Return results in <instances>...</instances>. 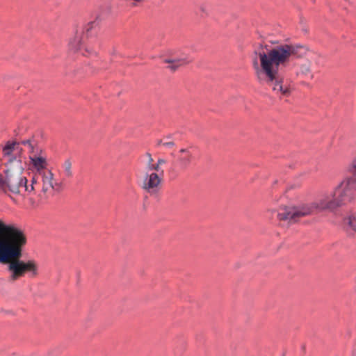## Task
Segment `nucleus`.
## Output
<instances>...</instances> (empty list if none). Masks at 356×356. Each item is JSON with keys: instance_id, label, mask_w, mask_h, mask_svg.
<instances>
[{"instance_id": "obj_12", "label": "nucleus", "mask_w": 356, "mask_h": 356, "mask_svg": "<svg viewBox=\"0 0 356 356\" xmlns=\"http://www.w3.org/2000/svg\"><path fill=\"white\" fill-rule=\"evenodd\" d=\"M343 225L346 232L356 234V213L346 216L343 220Z\"/></svg>"}, {"instance_id": "obj_14", "label": "nucleus", "mask_w": 356, "mask_h": 356, "mask_svg": "<svg viewBox=\"0 0 356 356\" xmlns=\"http://www.w3.org/2000/svg\"><path fill=\"white\" fill-rule=\"evenodd\" d=\"M349 172L352 175V177L347 178L346 179H352L354 181L355 189L356 188V158L353 161L348 169Z\"/></svg>"}, {"instance_id": "obj_3", "label": "nucleus", "mask_w": 356, "mask_h": 356, "mask_svg": "<svg viewBox=\"0 0 356 356\" xmlns=\"http://www.w3.org/2000/svg\"><path fill=\"white\" fill-rule=\"evenodd\" d=\"M26 244V236L22 230L0 220V264L7 265L9 282H15L26 274L30 277L38 274V266L35 260L20 259Z\"/></svg>"}, {"instance_id": "obj_15", "label": "nucleus", "mask_w": 356, "mask_h": 356, "mask_svg": "<svg viewBox=\"0 0 356 356\" xmlns=\"http://www.w3.org/2000/svg\"><path fill=\"white\" fill-rule=\"evenodd\" d=\"M158 146H164L166 148L171 149L175 146V143L172 140H168L167 139H161L157 141Z\"/></svg>"}, {"instance_id": "obj_16", "label": "nucleus", "mask_w": 356, "mask_h": 356, "mask_svg": "<svg viewBox=\"0 0 356 356\" xmlns=\"http://www.w3.org/2000/svg\"><path fill=\"white\" fill-rule=\"evenodd\" d=\"M145 156L147 158V163H146L145 170H148V171H152L154 163V159H153V158L152 156V154L150 153H149V152H147L145 154Z\"/></svg>"}, {"instance_id": "obj_9", "label": "nucleus", "mask_w": 356, "mask_h": 356, "mask_svg": "<svg viewBox=\"0 0 356 356\" xmlns=\"http://www.w3.org/2000/svg\"><path fill=\"white\" fill-rule=\"evenodd\" d=\"M82 33H76V35L70 40L69 51L70 52L77 53L81 52L83 56L87 54L83 51V45L81 43Z\"/></svg>"}, {"instance_id": "obj_5", "label": "nucleus", "mask_w": 356, "mask_h": 356, "mask_svg": "<svg viewBox=\"0 0 356 356\" xmlns=\"http://www.w3.org/2000/svg\"><path fill=\"white\" fill-rule=\"evenodd\" d=\"M163 177L164 171L146 170L140 187L150 195H156L161 188Z\"/></svg>"}, {"instance_id": "obj_20", "label": "nucleus", "mask_w": 356, "mask_h": 356, "mask_svg": "<svg viewBox=\"0 0 356 356\" xmlns=\"http://www.w3.org/2000/svg\"><path fill=\"white\" fill-rule=\"evenodd\" d=\"M85 51L87 52L88 54H90L92 52V51L91 49H89L88 47H85Z\"/></svg>"}, {"instance_id": "obj_13", "label": "nucleus", "mask_w": 356, "mask_h": 356, "mask_svg": "<svg viewBox=\"0 0 356 356\" xmlns=\"http://www.w3.org/2000/svg\"><path fill=\"white\" fill-rule=\"evenodd\" d=\"M60 175L65 179H70L73 177L72 163L70 159H66L62 164Z\"/></svg>"}, {"instance_id": "obj_10", "label": "nucleus", "mask_w": 356, "mask_h": 356, "mask_svg": "<svg viewBox=\"0 0 356 356\" xmlns=\"http://www.w3.org/2000/svg\"><path fill=\"white\" fill-rule=\"evenodd\" d=\"M20 145H22L25 147L29 154V158H31L33 155L38 154V152H41L42 150L38 146L37 141L34 138L22 140L20 142Z\"/></svg>"}, {"instance_id": "obj_18", "label": "nucleus", "mask_w": 356, "mask_h": 356, "mask_svg": "<svg viewBox=\"0 0 356 356\" xmlns=\"http://www.w3.org/2000/svg\"><path fill=\"white\" fill-rule=\"evenodd\" d=\"M166 160L163 159V158H159L156 163H154V167H153V170L152 171H157V172H159V171H163V170H162L161 168V166L162 165H164L166 163Z\"/></svg>"}, {"instance_id": "obj_2", "label": "nucleus", "mask_w": 356, "mask_h": 356, "mask_svg": "<svg viewBox=\"0 0 356 356\" xmlns=\"http://www.w3.org/2000/svg\"><path fill=\"white\" fill-rule=\"evenodd\" d=\"M307 53L305 47L298 44H284L276 46L266 52H260V65L254 61L255 74L260 83L271 87L280 97H289L291 92L290 85L284 82L279 74L280 66H285L292 58H300Z\"/></svg>"}, {"instance_id": "obj_19", "label": "nucleus", "mask_w": 356, "mask_h": 356, "mask_svg": "<svg viewBox=\"0 0 356 356\" xmlns=\"http://www.w3.org/2000/svg\"><path fill=\"white\" fill-rule=\"evenodd\" d=\"M97 25L96 22H90L87 26L86 27V30L87 32L90 31L91 29H92L95 26Z\"/></svg>"}, {"instance_id": "obj_7", "label": "nucleus", "mask_w": 356, "mask_h": 356, "mask_svg": "<svg viewBox=\"0 0 356 356\" xmlns=\"http://www.w3.org/2000/svg\"><path fill=\"white\" fill-rule=\"evenodd\" d=\"M29 159L32 167L35 170V172L48 170L47 168L48 165L47 155L43 150L41 152H38V154L33 155Z\"/></svg>"}, {"instance_id": "obj_1", "label": "nucleus", "mask_w": 356, "mask_h": 356, "mask_svg": "<svg viewBox=\"0 0 356 356\" xmlns=\"http://www.w3.org/2000/svg\"><path fill=\"white\" fill-rule=\"evenodd\" d=\"M354 191V181L345 179L333 190L321 193L313 202L298 206H280L276 210H271V218L280 225L285 226L295 223L301 218L316 211L333 212L353 200Z\"/></svg>"}, {"instance_id": "obj_6", "label": "nucleus", "mask_w": 356, "mask_h": 356, "mask_svg": "<svg viewBox=\"0 0 356 356\" xmlns=\"http://www.w3.org/2000/svg\"><path fill=\"white\" fill-rule=\"evenodd\" d=\"M22 148L20 147V143L8 141L3 148V154L4 156L9 157L8 163L6 165L8 169L11 161H14L15 159H21ZM22 161V160H20Z\"/></svg>"}, {"instance_id": "obj_17", "label": "nucleus", "mask_w": 356, "mask_h": 356, "mask_svg": "<svg viewBox=\"0 0 356 356\" xmlns=\"http://www.w3.org/2000/svg\"><path fill=\"white\" fill-rule=\"evenodd\" d=\"M300 72L305 75H309L311 78H312V74H311V65L309 63L302 64L300 67Z\"/></svg>"}, {"instance_id": "obj_4", "label": "nucleus", "mask_w": 356, "mask_h": 356, "mask_svg": "<svg viewBox=\"0 0 356 356\" xmlns=\"http://www.w3.org/2000/svg\"><path fill=\"white\" fill-rule=\"evenodd\" d=\"M11 161L8 169L0 173V194L12 198L13 195H29L39 190L46 193L54 189L56 182L50 170L35 172L29 184L20 159H15Z\"/></svg>"}, {"instance_id": "obj_8", "label": "nucleus", "mask_w": 356, "mask_h": 356, "mask_svg": "<svg viewBox=\"0 0 356 356\" xmlns=\"http://www.w3.org/2000/svg\"><path fill=\"white\" fill-rule=\"evenodd\" d=\"M165 63L169 64L168 68L172 71H175L179 67L183 66L191 62L187 56H175L170 58H165Z\"/></svg>"}, {"instance_id": "obj_11", "label": "nucleus", "mask_w": 356, "mask_h": 356, "mask_svg": "<svg viewBox=\"0 0 356 356\" xmlns=\"http://www.w3.org/2000/svg\"><path fill=\"white\" fill-rule=\"evenodd\" d=\"M192 160V154L188 149H181L179 151L177 161L181 168H186Z\"/></svg>"}]
</instances>
